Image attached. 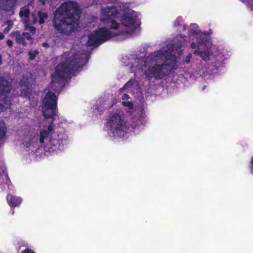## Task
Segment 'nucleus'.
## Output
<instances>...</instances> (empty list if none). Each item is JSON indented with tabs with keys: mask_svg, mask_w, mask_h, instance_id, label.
Listing matches in <instances>:
<instances>
[{
	"mask_svg": "<svg viewBox=\"0 0 253 253\" xmlns=\"http://www.w3.org/2000/svg\"><path fill=\"white\" fill-rule=\"evenodd\" d=\"M185 39L178 36L172 44H168L159 50L150 53L146 58H137L131 63L133 72L135 68L143 70L146 78L151 80L162 79L173 68L177 61V56L183 50Z\"/></svg>",
	"mask_w": 253,
	"mask_h": 253,
	"instance_id": "nucleus-1",
	"label": "nucleus"
},
{
	"mask_svg": "<svg viewBox=\"0 0 253 253\" xmlns=\"http://www.w3.org/2000/svg\"><path fill=\"white\" fill-rule=\"evenodd\" d=\"M88 55L86 52L74 54L71 52H65L61 56V61L52 75V81L49 87L50 89L43 99L42 110L44 118H52L53 121H55L58 117L57 97L51 90H57L65 78L84 65L87 62Z\"/></svg>",
	"mask_w": 253,
	"mask_h": 253,
	"instance_id": "nucleus-2",
	"label": "nucleus"
},
{
	"mask_svg": "<svg viewBox=\"0 0 253 253\" xmlns=\"http://www.w3.org/2000/svg\"><path fill=\"white\" fill-rule=\"evenodd\" d=\"M119 17H120L121 24L116 21L112 22V30L115 32H112L107 28H100L95 30L88 37L87 45L98 46L115 36L133 34L137 27L135 24L137 18L136 12L129 8L126 4L124 3Z\"/></svg>",
	"mask_w": 253,
	"mask_h": 253,
	"instance_id": "nucleus-3",
	"label": "nucleus"
},
{
	"mask_svg": "<svg viewBox=\"0 0 253 253\" xmlns=\"http://www.w3.org/2000/svg\"><path fill=\"white\" fill-rule=\"evenodd\" d=\"M79 9L78 3L74 1L63 2L54 12L53 27L59 33L70 36L77 30L79 18L75 16Z\"/></svg>",
	"mask_w": 253,
	"mask_h": 253,
	"instance_id": "nucleus-4",
	"label": "nucleus"
},
{
	"mask_svg": "<svg viewBox=\"0 0 253 253\" xmlns=\"http://www.w3.org/2000/svg\"><path fill=\"white\" fill-rule=\"evenodd\" d=\"M67 138V135L64 132L56 130L53 123L40 130V142L42 146L48 151L60 149Z\"/></svg>",
	"mask_w": 253,
	"mask_h": 253,
	"instance_id": "nucleus-5",
	"label": "nucleus"
},
{
	"mask_svg": "<svg viewBox=\"0 0 253 253\" xmlns=\"http://www.w3.org/2000/svg\"><path fill=\"white\" fill-rule=\"evenodd\" d=\"M106 129L110 137L122 138L127 134V128L123 116L117 112L111 114L107 122Z\"/></svg>",
	"mask_w": 253,
	"mask_h": 253,
	"instance_id": "nucleus-6",
	"label": "nucleus"
},
{
	"mask_svg": "<svg viewBox=\"0 0 253 253\" xmlns=\"http://www.w3.org/2000/svg\"><path fill=\"white\" fill-rule=\"evenodd\" d=\"M123 3H120L117 6L113 5L102 6L101 8L100 20L104 24L108 25L112 30V22L116 21L115 18L121 15V10Z\"/></svg>",
	"mask_w": 253,
	"mask_h": 253,
	"instance_id": "nucleus-7",
	"label": "nucleus"
},
{
	"mask_svg": "<svg viewBox=\"0 0 253 253\" xmlns=\"http://www.w3.org/2000/svg\"><path fill=\"white\" fill-rule=\"evenodd\" d=\"M10 89L9 82L0 76V113L8 109L10 106V99L6 96Z\"/></svg>",
	"mask_w": 253,
	"mask_h": 253,
	"instance_id": "nucleus-8",
	"label": "nucleus"
},
{
	"mask_svg": "<svg viewBox=\"0 0 253 253\" xmlns=\"http://www.w3.org/2000/svg\"><path fill=\"white\" fill-rule=\"evenodd\" d=\"M211 53V49L203 40H198L197 49L194 51V54L199 56L205 61L209 60Z\"/></svg>",
	"mask_w": 253,
	"mask_h": 253,
	"instance_id": "nucleus-9",
	"label": "nucleus"
},
{
	"mask_svg": "<svg viewBox=\"0 0 253 253\" xmlns=\"http://www.w3.org/2000/svg\"><path fill=\"white\" fill-rule=\"evenodd\" d=\"M132 127L143 125L146 123V116L141 110L137 111L131 118Z\"/></svg>",
	"mask_w": 253,
	"mask_h": 253,
	"instance_id": "nucleus-10",
	"label": "nucleus"
},
{
	"mask_svg": "<svg viewBox=\"0 0 253 253\" xmlns=\"http://www.w3.org/2000/svg\"><path fill=\"white\" fill-rule=\"evenodd\" d=\"M139 89V86L137 82L135 79H131L120 90L121 92L124 90L127 89V91L135 92L138 91Z\"/></svg>",
	"mask_w": 253,
	"mask_h": 253,
	"instance_id": "nucleus-11",
	"label": "nucleus"
},
{
	"mask_svg": "<svg viewBox=\"0 0 253 253\" xmlns=\"http://www.w3.org/2000/svg\"><path fill=\"white\" fill-rule=\"evenodd\" d=\"M6 199L9 205L11 207H15L18 206L22 202V199L21 198L11 195H8L7 196Z\"/></svg>",
	"mask_w": 253,
	"mask_h": 253,
	"instance_id": "nucleus-12",
	"label": "nucleus"
},
{
	"mask_svg": "<svg viewBox=\"0 0 253 253\" xmlns=\"http://www.w3.org/2000/svg\"><path fill=\"white\" fill-rule=\"evenodd\" d=\"M15 37L16 41L18 43L24 44L25 43V40L23 33H21L19 31H16L13 34Z\"/></svg>",
	"mask_w": 253,
	"mask_h": 253,
	"instance_id": "nucleus-13",
	"label": "nucleus"
},
{
	"mask_svg": "<svg viewBox=\"0 0 253 253\" xmlns=\"http://www.w3.org/2000/svg\"><path fill=\"white\" fill-rule=\"evenodd\" d=\"M20 16L22 18L25 19V21L27 23H30V21H29L28 18H29L30 11L27 8H22L21 9L19 12Z\"/></svg>",
	"mask_w": 253,
	"mask_h": 253,
	"instance_id": "nucleus-14",
	"label": "nucleus"
},
{
	"mask_svg": "<svg viewBox=\"0 0 253 253\" xmlns=\"http://www.w3.org/2000/svg\"><path fill=\"white\" fill-rule=\"evenodd\" d=\"M6 183L7 185H9L10 183L7 173L2 170L1 173H0V184Z\"/></svg>",
	"mask_w": 253,
	"mask_h": 253,
	"instance_id": "nucleus-15",
	"label": "nucleus"
},
{
	"mask_svg": "<svg viewBox=\"0 0 253 253\" xmlns=\"http://www.w3.org/2000/svg\"><path fill=\"white\" fill-rule=\"evenodd\" d=\"M5 125L3 121H0V141L4 137L5 134Z\"/></svg>",
	"mask_w": 253,
	"mask_h": 253,
	"instance_id": "nucleus-16",
	"label": "nucleus"
},
{
	"mask_svg": "<svg viewBox=\"0 0 253 253\" xmlns=\"http://www.w3.org/2000/svg\"><path fill=\"white\" fill-rule=\"evenodd\" d=\"M38 15L39 18V22L41 24H43L44 22V20L47 18V14L45 12L39 11Z\"/></svg>",
	"mask_w": 253,
	"mask_h": 253,
	"instance_id": "nucleus-17",
	"label": "nucleus"
},
{
	"mask_svg": "<svg viewBox=\"0 0 253 253\" xmlns=\"http://www.w3.org/2000/svg\"><path fill=\"white\" fill-rule=\"evenodd\" d=\"M190 31L193 34H198V26L196 24H191L190 25Z\"/></svg>",
	"mask_w": 253,
	"mask_h": 253,
	"instance_id": "nucleus-18",
	"label": "nucleus"
},
{
	"mask_svg": "<svg viewBox=\"0 0 253 253\" xmlns=\"http://www.w3.org/2000/svg\"><path fill=\"white\" fill-rule=\"evenodd\" d=\"M122 104L124 106L127 107L129 110L132 109L133 107V105L132 102L129 101H123Z\"/></svg>",
	"mask_w": 253,
	"mask_h": 253,
	"instance_id": "nucleus-19",
	"label": "nucleus"
},
{
	"mask_svg": "<svg viewBox=\"0 0 253 253\" xmlns=\"http://www.w3.org/2000/svg\"><path fill=\"white\" fill-rule=\"evenodd\" d=\"M7 24V26L4 29L3 31L4 33H8L10 30V29H11L13 25V23L11 21H8Z\"/></svg>",
	"mask_w": 253,
	"mask_h": 253,
	"instance_id": "nucleus-20",
	"label": "nucleus"
},
{
	"mask_svg": "<svg viewBox=\"0 0 253 253\" xmlns=\"http://www.w3.org/2000/svg\"><path fill=\"white\" fill-rule=\"evenodd\" d=\"M39 52L37 50L33 51H30L29 52V55L30 56V59L33 60L35 58V56L38 54Z\"/></svg>",
	"mask_w": 253,
	"mask_h": 253,
	"instance_id": "nucleus-21",
	"label": "nucleus"
},
{
	"mask_svg": "<svg viewBox=\"0 0 253 253\" xmlns=\"http://www.w3.org/2000/svg\"><path fill=\"white\" fill-rule=\"evenodd\" d=\"M24 40H30L31 38V35L28 33H23Z\"/></svg>",
	"mask_w": 253,
	"mask_h": 253,
	"instance_id": "nucleus-22",
	"label": "nucleus"
},
{
	"mask_svg": "<svg viewBox=\"0 0 253 253\" xmlns=\"http://www.w3.org/2000/svg\"><path fill=\"white\" fill-rule=\"evenodd\" d=\"M192 58V54L189 53L187 56L186 57L185 60H184V62L186 63H188L190 62V59Z\"/></svg>",
	"mask_w": 253,
	"mask_h": 253,
	"instance_id": "nucleus-23",
	"label": "nucleus"
},
{
	"mask_svg": "<svg viewBox=\"0 0 253 253\" xmlns=\"http://www.w3.org/2000/svg\"><path fill=\"white\" fill-rule=\"evenodd\" d=\"M129 98V96L127 94H124L122 96V99L123 101H128Z\"/></svg>",
	"mask_w": 253,
	"mask_h": 253,
	"instance_id": "nucleus-24",
	"label": "nucleus"
},
{
	"mask_svg": "<svg viewBox=\"0 0 253 253\" xmlns=\"http://www.w3.org/2000/svg\"><path fill=\"white\" fill-rule=\"evenodd\" d=\"M29 30L30 31V33H32V35H34L36 32V28L34 27H30L29 28Z\"/></svg>",
	"mask_w": 253,
	"mask_h": 253,
	"instance_id": "nucleus-25",
	"label": "nucleus"
},
{
	"mask_svg": "<svg viewBox=\"0 0 253 253\" xmlns=\"http://www.w3.org/2000/svg\"><path fill=\"white\" fill-rule=\"evenodd\" d=\"M23 253H35L34 252H33L30 249H26L23 252Z\"/></svg>",
	"mask_w": 253,
	"mask_h": 253,
	"instance_id": "nucleus-26",
	"label": "nucleus"
},
{
	"mask_svg": "<svg viewBox=\"0 0 253 253\" xmlns=\"http://www.w3.org/2000/svg\"><path fill=\"white\" fill-rule=\"evenodd\" d=\"M12 43H13L12 41L10 40H8L6 42V43H7V45H8L9 46H12Z\"/></svg>",
	"mask_w": 253,
	"mask_h": 253,
	"instance_id": "nucleus-27",
	"label": "nucleus"
},
{
	"mask_svg": "<svg viewBox=\"0 0 253 253\" xmlns=\"http://www.w3.org/2000/svg\"><path fill=\"white\" fill-rule=\"evenodd\" d=\"M191 47L193 49H194L195 48H197V45H196V44L195 43V42H192L191 44Z\"/></svg>",
	"mask_w": 253,
	"mask_h": 253,
	"instance_id": "nucleus-28",
	"label": "nucleus"
},
{
	"mask_svg": "<svg viewBox=\"0 0 253 253\" xmlns=\"http://www.w3.org/2000/svg\"><path fill=\"white\" fill-rule=\"evenodd\" d=\"M31 18L33 19V23H35L36 22L35 16L34 14L31 15Z\"/></svg>",
	"mask_w": 253,
	"mask_h": 253,
	"instance_id": "nucleus-29",
	"label": "nucleus"
},
{
	"mask_svg": "<svg viewBox=\"0 0 253 253\" xmlns=\"http://www.w3.org/2000/svg\"><path fill=\"white\" fill-rule=\"evenodd\" d=\"M20 84H21V85L22 86H25V87H27L28 86V84H27L26 83H23L22 82V81L20 82Z\"/></svg>",
	"mask_w": 253,
	"mask_h": 253,
	"instance_id": "nucleus-30",
	"label": "nucleus"
},
{
	"mask_svg": "<svg viewBox=\"0 0 253 253\" xmlns=\"http://www.w3.org/2000/svg\"><path fill=\"white\" fill-rule=\"evenodd\" d=\"M39 1L42 4L45 5V0H39Z\"/></svg>",
	"mask_w": 253,
	"mask_h": 253,
	"instance_id": "nucleus-31",
	"label": "nucleus"
},
{
	"mask_svg": "<svg viewBox=\"0 0 253 253\" xmlns=\"http://www.w3.org/2000/svg\"><path fill=\"white\" fill-rule=\"evenodd\" d=\"M251 164H252L251 169H252V170L253 172V157H252V159Z\"/></svg>",
	"mask_w": 253,
	"mask_h": 253,
	"instance_id": "nucleus-32",
	"label": "nucleus"
},
{
	"mask_svg": "<svg viewBox=\"0 0 253 253\" xmlns=\"http://www.w3.org/2000/svg\"><path fill=\"white\" fill-rule=\"evenodd\" d=\"M211 34V30L209 31V32H204V34H205V35H210V34Z\"/></svg>",
	"mask_w": 253,
	"mask_h": 253,
	"instance_id": "nucleus-33",
	"label": "nucleus"
},
{
	"mask_svg": "<svg viewBox=\"0 0 253 253\" xmlns=\"http://www.w3.org/2000/svg\"><path fill=\"white\" fill-rule=\"evenodd\" d=\"M4 38V36L2 33H0V39H3Z\"/></svg>",
	"mask_w": 253,
	"mask_h": 253,
	"instance_id": "nucleus-34",
	"label": "nucleus"
},
{
	"mask_svg": "<svg viewBox=\"0 0 253 253\" xmlns=\"http://www.w3.org/2000/svg\"><path fill=\"white\" fill-rule=\"evenodd\" d=\"M42 46H44V47H47L48 46V44L46 43V42H43L42 44Z\"/></svg>",
	"mask_w": 253,
	"mask_h": 253,
	"instance_id": "nucleus-35",
	"label": "nucleus"
},
{
	"mask_svg": "<svg viewBox=\"0 0 253 253\" xmlns=\"http://www.w3.org/2000/svg\"><path fill=\"white\" fill-rule=\"evenodd\" d=\"M1 58H2V56L0 54V64H1Z\"/></svg>",
	"mask_w": 253,
	"mask_h": 253,
	"instance_id": "nucleus-36",
	"label": "nucleus"
},
{
	"mask_svg": "<svg viewBox=\"0 0 253 253\" xmlns=\"http://www.w3.org/2000/svg\"><path fill=\"white\" fill-rule=\"evenodd\" d=\"M12 214H14V211L13 210H12Z\"/></svg>",
	"mask_w": 253,
	"mask_h": 253,
	"instance_id": "nucleus-37",
	"label": "nucleus"
},
{
	"mask_svg": "<svg viewBox=\"0 0 253 253\" xmlns=\"http://www.w3.org/2000/svg\"><path fill=\"white\" fill-rule=\"evenodd\" d=\"M205 88V86H204L203 87V89H204Z\"/></svg>",
	"mask_w": 253,
	"mask_h": 253,
	"instance_id": "nucleus-38",
	"label": "nucleus"
}]
</instances>
